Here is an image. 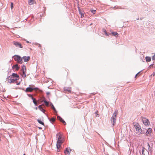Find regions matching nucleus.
Instances as JSON below:
<instances>
[{
  "label": "nucleus",
  "mask_w": 155,
  "mask_h": 155,
  "mask_svg": "<svg viewBox=\"0 0 155 155\" xmlns=\"http://www.w3.org/2000/svg\"><path fill=\"white\" fill-rule=\"evenodd\" d=\"M117 114L118 110H115L112 116L111 117V121L113 125H114L116 123V116Z\"/></svg>",
  "instance_id": "nucleus-1"
},
{
  "label": "nucleus",
  "mask_w": 155,
  "mask_h": 155,
  "mask_svg": "<svg viewBox=\"0 0 155 155\" xmlns=\"http://www.w3.org/2000/svg\"><path fill=\"white\" fill-rule=\"evenodd\" d=\"M14 58L15 61H17L18 63L22 64L23 61H22V58L18 55H15L14 56Z\"/></svg>",
  "instance_id": "nucleus-2"
},
{
  "label": "nucleus",
  "mask_w": 155,
  "mask_h": 155,
  "mask_svg": "<svg viewBox=\"0 0 155 155\" xmlns=\"http://www.w3.org/2000/svg\"><path fill=\"white\" fill-rule=\"evenodd\" d=\"M18 80L17 78H14L12 77L10 75L6 79L8 82L10 83H14L15 81H16Z\"/></svg>",
  "instance_id": "nucleus-3"
},
{
  "label": "nucleus",
  "mask_w": 155,
  "mask_h": 155,
  "mask_svg": "<svg viewBox=\"0 0 155 155\" xmlns=\"http://www.w3.org/2000/svg\"><path fill=\"white\" fill-rule=\"evenodd\" d=\"M34 87V86L33 85H29V87L26 88L25 91L26 92H31L33 90H37L38 89V88Z\"/></svg>",
  "instance_id": "nucleus-4"
},
{
  "label": "nucleus",
  "mask_w": 155,
  "mask_h": 155,
  "mask_svg": "<svg viewBox=\"0 0 155 155\" xmlns=\"http://www.w3.org/2000/svg\"><path fill=\"white\" fill-rule=\"evenodd\" d=\"M141 118L143 124L146 126H148L150 124V122L148 120L142 117H141Z\"/></svg>",
  "instance_id": "nucleus-5"
},
{
  "label": "nucleus",
  "mask_w": 155,
  "mask_h": 155,
  "mask_svg": "<svg viewBox=\"0 0 155 155\" xmlns=\"http://www.w3.org/2000/svg\"><path fill=\"white\" fill-rule=\"evenodd\" d=\"M21 71L22 73L21 75L22 77L23 78H25L26 77V66L25 65H23L21 68Z\"/></svg>",
  "instance_id": "nucleus-6"
},
{
  "label": "nucleus",
  "mask_w": 155,
  "mask_h": 155,
  "mask_svg": "<svg viewBox=\"0 0 155 155\" xmlns=\"http://www.w3.org/2000/svg\"><path fill=\"white\" fill-rule=\"evenodd\" d=\"M63 139L58 140L57 142L56 146H58V147L61 146V144L63 143Z\"/></svg>",
  "instance_id": "nucleus-7"
},
{
  "label": "nucleus",
  "mask_w": 155,
  "mask_h": 155,
  "mask_svg": "<svg viewBox=\"0 0 155 155\" xmlns=\"http://www.w3.org/2000/svg\"><path fill=\"white\" fill-rule=\"evenodd\" d=\"M13 43L14 45L16 47H18L21 48H23L21 44L18 42L14 41Z\"/></svg>",
  "instance_id": "nucleus-8"
},
{
  "label": "nucleus",
  "mask_w": 155,
  "mask_h": 155,
  "mask_svg": "<svg viewBox=\"0 0 155 155\" xmlns=\"http://www.w3.org/2000/svg\"><path fill=\"white\" fill-rule=\"evenodd\" d=\"M71 151V150L68 148H66L64 151V153L66 155H69Z\"/></svg>",
  "instance_id": "nucleus-9"
},
{
  "label": "nucleus",
  "mask_w": 155,
  "mask_h": 155,
  "mask_svg": "<svg viewBox=\"0 0 155 155\" xmlns=\"http://www.w3.org/2000/svg\"><path fill=\"white\" fill-rule=\"evenodd\" d=\"M152 130L150 128L148 129L146 132V135L148 136H150L151 134Z\"/></svg>",
  "instance_id": "nucleus-10"
},
{
  "label": "nucleus",
  "mask_w": 155,
  "mask_h": 155,
  "mask_svg": "<svg viewBox=\"0 0 155 155\" xmlns=\"http://www.w3.org/2000/svg\"><path fill=\"white\" fill-rule=\"evenodd\" d=\"M22 59L24 60L25 62L28 61L30 59V56H24L22 57Z\"/></svg>",
  "instance_id": "nucleus-11"
},
{
  "label": "nucleus",
  "mask_w": 155,
  "mask_h": 155,
  "mask_svg": "<svg viewBox=\"0 0 155 155\" xmlns=\"http://www.w3.org/2000/svg\"><path fill=\"white\" fill-rule=\"evenodd\" d=\"M133 125L136 129L140 127L139 123L137 122H134Z\"/></svg>",
  "instance_id": "nucleus-12"
},
{
  "label": "nucleus",
  "mask_w": 155,
  "mask_h": 155,
  "mask_svg": "<svg viewBox=\"0 0 155 155\" xmlns=\"http://www.w3.org/2000/svg\"><path fill=\"white\" fill-rule=\"evenodd\" d=\"M136 130L138 132L139 134H143L142 130L141 129L140 127L136 129Z\"/></svg>",
  "instance_id": "nucleus-13"
},
{
  "label": "nucleus",
  "mask_w": 155,
  "mask_h": 155,
  "mask_svg": "<svg viewBox=\"0 0 155 155\" xmlns=\"http://www.w3.org/2000/svg\"><path fill=\"white\" fill-rule=\"evenodd\" d=\"M58 137V140L63 139L62 137V135L60 133H58L57 134Z\"/></svg>",
  "instance_id": "nucleus-14"
},
{
  "label": "nucleus",
  "mask_w": 155,
  "mask_h": 155,
  "mask_svg": "<svg viewBox=\"0 0 155 155\" xmlns=\"http://www.w3.org/2000/svg\"><path fill=\"white\" fill-rule=\"evenodd\" d=\"M10 76H12V77L14 78H17L18 80L19 79V76L17 74L13 73Z\"/></svg>",
  "instance_id": "nucleus-15"
},
{
  "label": "nucleus",
  "mask_w": 155,
  "mask_h": 155,
  "mask_svg": "<svg viewBox=\"0 0 155 155\" xmlns=\"http://www.w3.org/2000/svg\"><path fill=\"white\" fill-rule=\"evenodd\" d=\"M13 68H15L16 70H18L19 68V67L18 66V65L17 64H16L15 65H13L12 66Z\"/></svg>",
  "instance_id": "nucleus-16"
},
{
  "label": "nucleus",
  "mask_w": 155,
  "mask_h": 155,
  "mask_svg": "<svg viewBox=\"0 0 155 155\" xmlns=\"http://www.w3.org/2000/svg\"><path fill=\"white\" fill-rule=\"evenodd\" d=\"M35 2L34 0H29L28 1V3L29 5H31L34 4Z\"/></svg>",
  "instance_id": "nucleus-17"
},
{
  "label": "nucleus",
  "mask_w": 155,
  "mask_h": 155,
  "mask_svg": "<svg viewBox=\"0 0 155 155\" xmlns=\"http://www.w3.org/2000/svg\"><path fill=\"white\" fill-rule=\"evenodd\" d=\"M42 105H40L38 107V108L42 112L44 113L45 110L42 107Z\"/></svg>",
  "instance_id": "nucleus-18"
},
{
  "label": "nucleus",
  "mask_w": 155,
  "mask_h": 155,
  "mask_svg": "<svg viewBox=\"0 0 155 155\" xmlns=\"http://www.w3.org/2000/svg\"><path fill=\"white\" fill-rule=\"evenodd\" d=\"M145 58L146 61L147 62H150V61L151 59L150 57H146Z\"/></svg>",
  "instance_id": "nucleus-19"
},
{
  "label": "nucleus",
  "mask_w": 155,
  "mask_h": 155,
  "mask_svg": "<svg viewBox=\"0 0 155 155\" xmlns=\"http://www.w3.org/2000/svg\"><path fill=\"white\" fill-rule=\"evenodd\" d=\"M37 121L39 124L42 125L43 126H44V123L42 122L40 120L38 119L37 120Z\"/></svg>",
  "instance_id": "nucleus-20"
},
{
  "label": "nucleus",
  "mask_w": 155,
  "mask_h": 155,
  "mask_svg": "<svg viewBox=\"0 0 155 155\" xmlns=\"http://www.w3.org/2000/svg\"><path fill=\"white\" fill-rule=\"evenodd\" d=\"M112 35L114 36H117L118 35V33L117 32H112Z\"/></svg>",
  "instance_id": "nucleus-21"
},
{
  "label": "nucleus",
  "mask_w": 155,
  "mask_h": 155,
  "mask_svg": "<svg viewBox=\"0 0 155 155\" xmlns=\"http://www.w3.org/2000/svg\"><path fill=\"white\" fill-rule=\"evenodd\" d=\"M32 100H33V102L35 104L36 106H37L38 104L37 103V101H36L35 99L34 98L33 99H32Z\"/></svg>",
  "instance_id": "nucleus-22"
},
{
  "label": "nucleus",
  "mask_w": 155,
  "mask_h": 155,
  "mask_svg": "<svg viewBox=\"0 0 155 155\" xmlns=\"http://www.w3.org/2000/svg\"><path fill=\"white\" fill-rule=\"evenodd\" d=\"M145 149L143 147L142 148V154H143V155H145V153H144V151L145 150Z\"/></svg>",
  "instance_id": "nucleus-23"
},
{
  "label": "nucleus",
  "mask_w": 155,
  "mask_h": 155,
  "mask_svg": "<svg viewBox=\"0 0 155 155\" xmlns=\"http://www.w3.org/2000/svg\"><path fill=\"white\" fill-rule=\"evenodd\" d=\"M51 107L53 109V110H54V111L56 113L57 112L54 107V105L52 104Z\"/></svg>",
  "instance_id": "nucleus-24"
},
{
  "label": "nucleus",
  "mask_w": 155,
  "mask_h": 155,
  "mask_svg": "<svg viewBox=\"0 0 155 155\" xmlns=\"http://www.w3.org/2000/svg\"><path fill=\"white\" fill-rule=\"evenodd\" d=\"M44 103H45V105L47 106H48V105H49V103L47 101H44Z\"/></svg>",
  "instance_id": "nucleus-25"
},
{
  "label": "nucleus",
  "mask_w": 155,
  "mask_h": 155,
  "mask_svg": "<svg viewBox=\"0 0 155 155\" xmlns=\"http://www.w3.org/2000/svg\"><path fill=\"white\" fill-rule=\"evenodd\" d=\"M71 88L70 87H69L68 88H67L66 89H65V90L67 91L68 92H71Z\"/></svg>",
  "instance_id": "nucleus-26"
},
{
  "label": "nucleus",
  "mask_w": 155,
  "mask_h": 155,
  "mask_svg": "<svg viewBox=\"0 0 155 155\" xmlns=\"http://www.w3.org/2000/svg\"><path fill=\"white\" fill-rule=\"evenodd\" d=\"M61 146H59L58 147V146H57V151L59 152L60 151V150L59 149L61 147Z\"/></svg>",
  "instance_id": "nucleus-27"
},
{
  "label": "nucleus",
  "mask_w": 155,
  "mask_h": 155,
  "mask_svg": "<svg viewBox=\"0 0 155 155\" xmlns=\"http://www.w3.org/2000/svg\"><path fill=\"white\" fill-rule=\"evenodd\" d=\"M50 121H51V122H54L55 121V118H52L51 120H50Z\"/></svg>",
  "instance_id": "nucleus-28"
},
{
  "label": "nucleus",
  "mask_w": 155,
  "mask_h": 155,
  "mask_svg": "<svg viewBox=\"0 0 155 155\" xmlns=\"http://www.w3.org/2000/svg\"><path fill=\"white\" fill-rule=\"evenodd\" d=\"M57 118L60 121L62 120V119L59 116L57 117Z\"/></svg>",
  "instance_id": "nucleus-29"
},
{
  "label": "nucleus",
  "mask_w": 155,
  "mask_h": 155,
  "mask_svg": "<svg viewBox=\"0 0 155 155\" xmlns=\"http://www.w3.org/2000/svg\"><path fill=\"white\" fill-rule=\"evenodd\" d=\"M153 56L152 57V59L153 60H155V54H153Z\"/></svg>",
  "instance_id": "nucleus-30"
},
{
  "label": "nucleus",
  "mask_w": 155,
  "mask_h": 155,
  "mask_svg": "<svg viewBox=\"0 0 155 155\" xmlns=\"http://www.w3.org/2000/svg\"><path fill=\"white\" fill-rule=\"evenodd\" d=\"M61 121L64 124H66L65 122L63 119Z\"/></svg>",
  "instance_id": "nucleus-31"
},
{
  "label": "nucleus",
  "mask_w": 155,
  "mask_h": 155,
  "mask_svg": "<svg viewBox=\"0 0 155 155\" xmlns=\"http://www.w3.org/2000/svg\"><path fill=\"white\" fill-rule=\"evenodd\" d=\"M91 12L94 14H95L96 12L95 10H91Z\"/></svg>",
  "instance_id": "nucleus-32"
},
{
  "label": "nucleus",
  "mask_w": 155,
  "mask_h": 155,
  "mask_svg": "<svg viewBox=\"0 0 155 155\" xmlns=\"http://www.w3.org/2000/svg\"><path fill=\"white\" fill-rule=\"evenodd\" d=\"M28 96L29 97H31L32 99H33L34 98L33 97L32 95L31 94H29Z\"/></svg>",
  "instance_id": "nucleus-33"
},
{
  "label": "nucleus",
  "mask_w": 155,
  "mask_h": 155,
  "mask_svg": "<svg viewBox=\"0 0 155 155\" xmlns=\"http://www.w3.org/2000/svg\"><path fill=\"white\" fill-rule=\"evenodd\" d=\"M11 9H12L13 8V3H11Z\"/></svg>",
  "instance_id": "nucleus-34"
},
{
  "label": "nucleus",
  "mask_w": 155,
  "mask_h": 155,
  "mask_svg": "<svg viewBox=\"0 0 155 155\" xmlns=\"http://www.w3.org/2000/svg\"><path fill=\"white\" fill-rule=\"evenodd\" d=\"M139 72L138 73L135 75V78H137V77L138 76V75H139Z\"/></svg>",
  "instance_id": "nucleus-35"
},
{
  "label": "nucleus",
  "mask_w": 155,
  "mask_h": 155,
  "mask_svg": "<svg viewBox=\"0 0 155 155\" xmlns=\"http://www.w3.org/2000/svg\"><path fill=\"white\" fill-rule=\"evenodd\" d=\"M155 75V72H154L151 75V76H154Z\"/></svg>",
  "instance_id": "nucleus-36"
},
{
  "label": "nucleus",
  "mask_w": 155,
  "mask_h": 155,
  "mask_svg": "<svg viewBox=\"0 0 155 155\" xmlns=\"http://www.w3.org/2000/svg\"><path fill=\"white\" fill-rule=\"evenodd\" d=\"M104 32L105 33V34L106 35H107V36H109V35L107 33V32L105 31H104Z\"/></svg>",
  "instance_id": "nucleus-37"
},
{
  "label": "nucleus",
  "mask_w": 155,
  "mask_h": 155,
  "mask_svg": "<svg viewBox=\"0 0 155 155\" xmlns=\"http://www.w3.org/2000/svg\"><path fill=\"white\" fill-rule=\"evenodd\" d=\"M80 13L81 15V18L83 16H84V15L82 13H81V12H80Z\"/></svg>",
  "instance_id": "nucleus-38"
},
{
  "label": "nucleus",
  "mask_w": 155,
  "mask_h": 155,
  "mask_svg": "<svg viewBox=\"0 0 155 155\" xmlns=\"http://www.w3.org/2000/svg\"><path fill=\"white\" fill-rule=\"evenodd\" d=\"M20 84V82H19L18 83H17L16 82V84L17 85H19V84Z\"/></svg>",
  "instance_id": "nucleus-39"
},
{
  "label": "nucleus",
  "mask_w": 155,
  "mask_h": 155,
  "mask_svg": "<svg viewBox=\"0 0 155 155\" xmlns=\"http://www.w3.org/2000/svg\"><path fill=\"white\" fill-rule=\"evenodd\" d=\"M152 66H153V64H152L151 65H150V67H150V68H151V67H152Z\"/></svg>",
  "instance_id": "nucleus-40"
},
{
  "label": "nucleus",
  "mask_w": 155,
  "mask_h": 155,
  "mask_svg": "<svg viewBox=\"0 0 155 155\" xmlns=\"http://www.w3.org/2000/svg\"><path fill=\"white\" fill-rule=\"evenodd\" d=\"M39 47L41 48V45H40V44L39 45Z\"/></svg>",
  "instance_id": "nucleus-41"
},
{
  "label": "nucleus",
  "mask_w": 155,
  "mask_h": 155,
  "mask_svg": "<svg viewBox=\"0 0 155 155\" xmlns=\"http://www.w3.org/2000/svg\"><path fill=\"white\" fill-rule=\"evenodd\" d=\"M26 42L27 43H29V42L28 41H26Z\"/></svg>",
  "instance_id": "nucleus-42"
},
{
  "label": "nucleus",
  "mask_w": 155,
  "mask_h": 155,
  "mask_svg": "<svg viewBox=\"0 0 155 155\" xmlns=\"http://www.w3.org/2000/svg\"><path fill=\"white\" fill-rule=\"evenodd\" d=\"M47 94H49V92H47Z\"/></svg>",
  "instance_id": "nucleus-43"
},
{
  "label": "nucleus",
  "mask_w": 155,
  "mask_h": 155,
  "mask_svg": "<svg viewBox=\"0 0 155 155\" xmlns=\"http://www.w3.org/2000/svg\"><path fill=\"white\" fill-rule=\"evenodd\" d=\"M23 155H25V153H24V154H23Z\"/></svg>",
  "instance_id": "nucleus-44"
}]
</instances>
